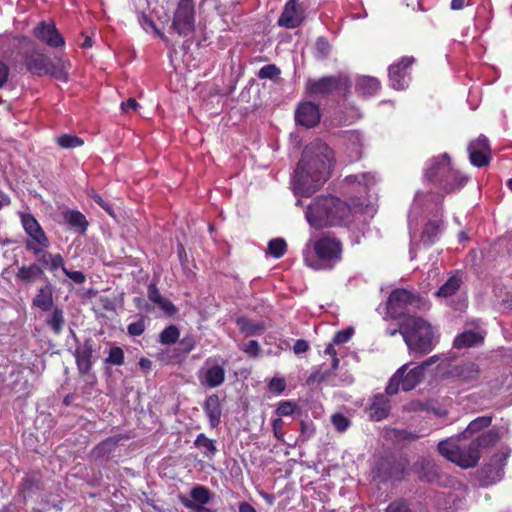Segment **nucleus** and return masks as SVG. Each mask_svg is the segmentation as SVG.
Returning a JSON list of instances; mask_svg holds the SVG:
<instances>
[{"instance_id": "obj_44", "label": "nucleus", "mask_w": 512, "mask_h": 512, "mask_svg": "<svg viewBox=\"0 0 512 512\" xmlns=\"http://www.w3.org/2000/svg\"><path fill=\"white\" fill-rule=\"evenodd\" d=\"M297 410H299V407L296 402L292 400H282L278 403L275 413L278 415V418L282 419L284 416L293 415Z\"/></svg>"}, {"instance_id": "obj_52", "label": "nucleus", "mask_w": 512, "mask_h": 512, "mask_svg": "<svg viewBox=\"0 0 512 512\" xmlns=\"http://www.w3.org/2000/svg\"><path fill=\"white\" fill-rule=\"evenodd\" d=\"M352 335H353L352 328L340 330V331L336 332V334L334 335V337L332 339V342L335 344L347 343L350 340V338L352 337Z\"/></svg>"}, {"instance_id": "obj_43", "label": "nucleus", "mask_w": 512, "mask_h": 512, "mask_svg": "<svg viewBox=\"0 0 512 512\" xmlns=\"http://www.w3.org/2000/svg\"><path fill=\"white\" fill-rule=\"evenodd\" d=\"M180 331L177 326H167L159 335V342L164 345H171L177 342Z\"/></svg>"}, {"instance_id": "obj_46", "label": "nucleus", "mask_w": 512, "mask_h": 512, "mask_svg": "<svg viewBox=\"0 0 512 512\" xmlns=\"http://www.w3.org/2000/svg\"><path fill=\"white\" fill-rule=\"evenodd\" d=\"M281 74L280 68L275 64H268L260 68L257 72V77L259 79H270L276 80L279 78Z\"/></svg>"}, {"instance_id": "obj_10", "label": "nucleus", "mask_w": 512, "mask_h": 512, "mask_svg": "<svg viewBox=\"0 0 512 512\" xmlns=\"http://www.w3.org/2000/svg\"><path fill=\"white\" fill-rule=\"evenodd\" d=\"M408 364L401 366L390 378L385 392L389 396L397 394L400 390L408 392L413 390L423 379V367L416 366L407 371Z\"/></svg>"}, {"instance_id": "obj_18", "label": "nucleus", "mask_w": 512, "mask_h": 512, "mask_svg": "<svg viewBox=\"0 0 512 512\" xmlns=\"http://www.w3.org/2000/svg\"><path fill=\"white\" fill-rule=\"evenodd\" d=\"M469 160L475 167L488 166L491 161V147L486 136L480 135L472 140L468 146Z\"/></svg>"}, {"instance_id": "obj_24", "label": "nucleus", "mask_w": 512, "mask_h": 512, "mask_svg": "<svg viewBox=\"0 0 512 512\" xmlns=\"http://www.w3.org/2000/svg\"><path fill=\"white\" fill-rule=\"evenodd\" d=\"M127 438L128 436L119 434L104 439L91 450V457L95 460L109 459L111 453L116 449L119 442Z\"/></svg>"}, {"instance_id": "obj_29", "label": "nucleus", "mask_w": 512, "mask_h": 512, "mask_svg": "<svg viewBox=\"0 0 512 512\" xmlns=\"http://www.w3.org/2000/svg\"><path fill=\"white\" fill-rule=\"evenodd\" d=\"M32 305L43 312L50 311L54 305L53 287L50 283L40 287L32 300Z\"/></svg>"}, {"instance_id": "obj_61", "label": "nucleus", "mask_w": 512, "mask_h": 512, "mask_svg": "<svg viewBox=\"0 0 512 512\" xmlns=\"http://www.w3.org/2000/svg\"><path fill=\"white\" fill-rule=\"evenodd\" d=\"M138 107L139 104L134 98H129L121 103V109L125 113H129L131 110L135 111Z\"/></svg>"}, {"instance_id": "obj_40", "label": "nucleus", "mask_w": 512, "mask_h": 512, "mask_svg": "<svg viewBox=\"0 0 512 512\" xmlns=\"http://www.w3.org/2000/svg\"><path fill=\"white\" fill-rule=\"evenodd\" d=\"M492 423V417L491 416H480L476 419L472 420L466 430L464 431L465 437H471L473 434L489 427Z\"/></svg>"}, {"instance_id": "obj_32", "label": "nucleus", "mask_w": 512, "mask_h": 512, "mask_svg": "<svg viewBox=\"0 0 512 512\" xmlns=\"http://www.w3.org/2000/svg\"><path fill=\"white\" fill-rule=\"evenodd\" d=\"M380 81L371 76H361L355 84V91L359 96L369 97L375 95L380 89Z\"/></svg>"}, {"instance_id": "obj_8", "label": "nucleus", "mask_w": 512, "mask_h": 512, "mask_svg": "<svg viewBox=\"0 0 512 512\" xmlns=\"http://www.w3.org/2000/svg\"><path fill=\"white\" fill-rule=\"evenodd\" d=\"M351 81L348 77L338 74L318 79L309 78L305 83V92L310 97L324 98L335 92H349Z\"/></svg>"}, {"instance_id": "obj_16", "label": "nucleus", "mask_w": 512, "mask_h": 512, "mask_svg": "<svg viewBox=\"0 0 512 512\" xmlns=\"http://www.w3.org/2000/svg\"><path fill=\"white\" fill-rule=\"evenodd\" d=\"M33 36L51 48L65 46V39L53 21H40L33 29Z\"/></svg>"}, {"instance_id": "obj_60", "label": "nucleus", "mask_w": 512, "mask_h": 512, "mask_svg": "<svg viewBox=\"0 0 512 512\" xmlns=\"http://www.w3.org/2000/svg\"><path fill=\"white\" fill-rule=\"evenodd\" d=\"M309 350V343L304 339H298L296 340L294 346H293V352L295 354H302Z\"/></svg>"}, {"instance_id": "obj_30", "label": "nucleus", "mask_w": 512, "mask_h": 512, "mask_svg": "<svg viewBox=\"0 0 512 512\" xmlns=\"http://www.w3.org/2000/svg\"><path fill=\"white\" fill-rule=\"evenodd\" d=\"M147 296L151 302L158 305L167 315L173 316L177 312L176 306L160 294L155 284L151 283L148 285Z\"/></svg>"}, {"instance_id": "obj_13", "label": "nucleus", "mask_w": 512, "mask_h": 512, "mask_svg": "<svg viewBox=\"0 0 512 512\" xmlns=\"http://www.w3.org/2000/svg\"><path fill=\"white\" fill-rule=\"evenodd\" d=\"M421 298L409 290H393L387 300V311L394 318L407 317L405 311L409 306L418 307Z\"/></svg>"}, {"instance_id": "obj_5", "label": "nucleus", "mask_w": 512, "mask_h": 512, "mask_svg": "<svg viewBox=\"0 0 512 512\" xmlns=\"http://www.w3.org/2000/svg\"><path fill=\"white\" fill-rule=\"evenodd\" d=\"M438 375L442 380L474 387L480 379L481 370L479 365L472 361L441 362L438 365Z\"/></svg>"}, {"instance_id": "obj_22", "label": "nucleus", "mask_w": 512, "mask_h": 512, "mask_svg": "<svg viewBox=\"0 0 512 512\" xmlns=\"http://www.w3.org/2000/svg\"><path fill=\"white\" fill-rule=\"evenodd\" d=\"M15 278L23 285H33L38 280L47 279L45 270L37 262L21 265L15 274Z\"/></svg>"}, {"instance_id": "obj_21", "label": "nucleus", "mask_w": 512, "mask_h": 512, "mask_svg": "<svg viewBox=\"0 0 512 512\" xmlns=\"http://www.w3.org/2000/svg\"><path fill=\"white\" fill-rule=\"evenodd\" d=\"M77 369L80 375L88 374L92 369L93 341L88 338L79 344L74 352Z\"/></svg>"}, {"instance_id": "obj_58", "label": "nucleus", "mask_w": 512, "mask_h": 512, "mask_svg": "<svg viewBox=\"0 0 512 512\" xmlns=\"http://www.w3.org/2000/svg\"><path fill=\"white\" fill-rule=\"evenodd\" d=\"M64 266V259L61 254H51V260L49 265V271L54 272L57 269L61 268L63 270Z\"/></svg>"}, {"instance_id": "obj_9", "label": "nucleus", "mask_w": 512, "mask_h": 512, "mask_svg": "<svg viewBox=\"0 0 512 512\" xmlns=\"http://www.w3.org/2000/svg\"><path fill=\"white\" fill-rule=\"evenodd\" d=\"M409 460L406 456L390 454L381 458L376 466L377 477L383 481H402L409 474Z\"/></svg>"}, {"instance_id": "obj_12", "label": "nucleus", "mask_w": 512, "mask_h": 512, "mask_svg": "<svg viewBox=\"0 0 512 512\" xmlns=\"http://www.w3.org/2000/svg\"><path fill=\"white\" fill-rule=\"evenodd\" d=\"M171 29L181 37L195 31V5L193 0H179L175 9Z\"/></svg>"}, {"instance_id": "obj_36", "label": "nucleus", "mask_w": 512, "mask_h": 512, "mask_svg": "<svg viewBox=\"0 0 512 512\" xmlns=\"http://www.w3.org/2000/svg\"><path fill=\"white\" fill-rule=\"evenodd\" d=\"M194 446L201 450L203 456L207 459H212L218 452L216 440L208 438L204 433L197 435Z\"/></svg>"}, {"instance_id": "obj_42", "label": "nucleus", "mask_w": 512, "mask_h": 512, "mask_svg": "<svg viewBox=\"0 0 512 512\" xmlns=\"http://www.w3.org/2000/svg\"><path fill=\"white\" fill-rule=\"evenodd\" d=\"M287 251V243L283 238H274L268 243V254L275 259L284 256Z\"/></svg>"}, {"instance_id": "obj_1", "label": "nucleus", "mask_w": 512, "mask_h": 512, "mask_svg": "<svg viewBox=\"0 0 512 512\" xmlns=\"http://www.w3.org/2000/svg\"><path fill=\"white\" fill-rule=\"evenodd\" d=\"M334 164V152L323 141L308 144L299 160L293 176L295 191L310 197L329 179Z\"/></svg>"}, {"instance_id": "obj_39", "label": "nucleus", "mask_w": 512, "mask_h": 512, "mask_svg": "<svg viewBox=\"0 0 512 512\" xmlns=\"http://www.w3.org/2000/svg\"><path fill=\"white\" fill-rule=\"evenodd\" d=\"M51 310V314L46 319V324L56 335H59L65 324L63 310L59 307L52 308Z\"/></svg>"}, {"instance_id": "obj_56", "label": "nucleus", "mask_w": 512, "mask_h": 512, "mask_svg": "<svg viewBox=\"0 0 512 512\" xmlns=\"http://www.w3.org/2000/svg\"><path fill=\"white\" fill-rule=\"evenodd\" d=\"M386 512H411V510L405 501L400 500L389 504Z\"/></svg>"}, {"instance_id": "obj_6", "label": "nucleus", "mask_w": 512, "mask_h": 512, "mask_svg": "<svg viewBox=\"0 0 512 512\" xmlns=\"http://www.w3.org/2000/svg\"><path fill=\"white\" fill-rule=\"evenodd\" d=\"M23 60L27 71L34 75H49L64 82L68 80V74L64 70L60 59L55 62L45 53L34 49L32 51L25 52Z\"/></svg>"}, {"instance_id": "obj_59", "label": "nucleus", "mask_w": 512, "mask_h": 512, "mask_svg": "<svg viewBox=\"0 0 512 512\" xmlns=\"http://www.w3.org/2000/svg\"><path fill=\"white\" fill-rule=\"evenodd\" d=\"M89 197L92 198L101 208H103L106 212L112 215L113 210L111 205L106 202L101 195L98 193L92 192L89 194Z\"/></svg>"}, {"instance_id": "obj_15", "label": "nucleus", "mask_w": 512, "mask_h": 512, "mask_svg": "<svg viewBox=\"0 0 512 512\" xmlns=\"http://www.w3.org/2000/svg\"><path fill=\"white\" fill-rule=\"evenodd\" d=\"M500 439L498 429H490L480 434L467 446L468 456L464 465L474 467L480 459V452L496 444Z\"/></svg>"}, {"instance_id": "obj_28", "label": "nucleus", "mask_w": 512, "mask_h": 512, "mask_svg": "<svg viewBox=\"0 0 512 512\" xmlns=\"http://www.w3.org/2000/svg\"><path fill=\"white\" fill-rule=\"evenodd\" d=\"M442 224V213L437 218L430 219L425 223L421 234V242L425 246H431L437 241Z\"/></svg>"}, {"instance_id": "obj_20", "label": "nucleus", "mask_w": 512, "mask_h": 512, "mask_svg": "<svg viewBox=\"0 0 512 512\" xmlns=\"http://www.w3.org/2000/svg\"><path fill=\"white\" fill-rule=\"evenodd\" d=\"M438 451L447 460L457 464L461 468H471V466L464 465L468 456L467 447L461 448L453 440H444L439 442Z\"/></svg>"}, {"instance_id": "obj_50", "label": "nucleus", "mask_w": 512, "mask_h": 512, "mask_svg": "<svg viewBox=\"0 0 512 512\" xmlns=\"http://www.w3.org/2000/svg\"><path fill=\"white\" fill-rule=\"evenodd\" d=\"M145 328V317L141 315L137 321L132 322L128 325L127 332L131 336H140L144 333Z\"/></svg>"}, {"instance_id": "obj_2", "label": "nucleus", "mask_w": 512, "mask_h": 512, "mask_svg": "<svg viewBox=\"0 0 512 512\" xmlns=\"http://www.w3.org/2000/svg\"><path fill=\"white\" fill-rule=\"evenodd\" d=\"M305 216L315 229L346 226L353 220L351 206L333 195H321L307 206Z\"/></svg>"}, {"instance_id": "obj_55", "label": "nucleus", "mask_w": 512, "mask_h": 512, "mask_svg": "<svg viewBox=\"0 0 512 512\" xmlns=\"http://www.w3.org/2000/svg\"><path fill=\"white\" fill-rule=\"evenodd\" d=\"M63 272L76 284H83L86 280L85 275L81 271H70L66 267H63Z\"/></svg>"}, {"instance_id": "obj_3", "label": "nucleus", "mask_w": 512, "mask_h": 512, "mask_svg": "<svg viewBox=\"0 0 512 512\" xmlns=\"http://www.w3.org/2000/svg\"><path fill=\"white\" fill-rule=\"evenodd\" d=\"M399 332L408 348L414 353L424 355L432 350V327L423 318L407 315L400 323Z\"/></svg>"}, {"instance_id": "obj_54", "label": "nucleus", "mask_w": 512, "mask_h": 512, "mask_svg": "<svg viewBox=\"0 0 512 512\" xmlns=\"http://www.w3.org/2000/svg\"><path fill=\"white\" fill-rule=\"evenodd\" d=\"M300 430H301V437L303 441H306L310 439L315 434V429L313 427L312 423H307L306 421L300 422Z\"/></svg>"}, {"instance_id": "obj_26", "label": "nucleus", "mask_w": 512, "mask_h": 512, "mask_svg": "<svg viewBox=\"0 0 512 512\" xmlns=\"http://www.w3.org/2000/svg\"><path fill=\"white\" fill-rule=\"evenodd\" d=\"M203 409L208 418L211 428H216L221 422L222 407L218 395L208 396L204 402Z\"/></svg>"}, {"instance_id": "obj_63", "label": "nucleus", "mask_w": 512, "mask_h": 512, "mask_svg": "<svg viewBox=\"0 0 512 512\" xmlns=\"http://www.w3.org/2000/svg\"><path fill=\"white\" fill-rule=\"evenodd\" d=\"M9 72V67L0 60V88L7 82Z\"/></svg>"}, {"instance_id": "obj_48", "label": "nucleus", "mask_w": 512, "mask_h": 512, "mask_svg": "<svg viewBox=\"0 0 512 512\" xmlns=\"http://www.w3.org/2000/svg\"><path fill=\"white\" fill-rule=\"evenodd\" d=\"M331 422L335 427L336 431L340 433L345 432L351 424V421L342 413L333 414L331 416Z\"/></svg>"}, {"instance_id": "obj_11", "label": "nucleus", "mask_w": 512, "mask_h": 512, "mask_svg": "<svg viewBox=\"0 0 512 512\" xmlns=\"http://www.w3.org/2000/svg\"><path fill=\"white\" fill-rule=\"evenodd\" d=\"M21 223L28 236L24 242L27 251L38 254L43 248L50 247V241L45 231L32 214L22 213Z\"/></svg>"}, {"instance_id": "obj_38", "label": "nucleus", "mask_w": 512, "mask_h": 512, "mask_svg": "<svg viewBox=\"0 0 512 512\" xmlns=\"http://www.w3.org/2000/svg\"><path fill=\"white\" fill-rule=\"evenodd\" d=\"M462 284V278L460 275L455 274L448 278V280L440 286L435 292L436 297L447 298L453 296L460 289Z\"/></svg>"}, {"instance_id": "obj_27", "label": "nucleus", "mask_w": 512, "mask_h": 512, "mask_svg": "<svg viewBox=\"0 0 512 512\" xmlns=\"http://www.w3.org/2000/svg\"><path fill=\"white\" fill-rule=\"evenodd\" d=\"M390 401L384 394H376L369 407L370 418L374 421L385 419L390 413Z\"/></svg>"}, {"instance_id": "obj_41", "label": "nucleus", "mask_w": 512, "mask_h": 512, "mask_svg": "<svg viewBox=\"0 0 512 512\" xmlns=\"http://www.w3.org/2000/svg\"><path fill=\"white\" fill-rule=\"evenodd\" d=\"M56 143L62 149H73L84 144V140L77 135L63 134L55 139Z\"/></svg>"}, {"instance_id": "obj_37", "label": "nucleus", "mask_w": 512, "mask_h": 512, "mask_svg": "<svg viewBox=\"0 0 512 512\" xmlns=\"http://www.w3.org/2000/svg\"><path fill=\"white\" fill-rule=\"evenodd\" d=\"M421 470L419 472V479L428 483H436L440 478L439 467L429 461L423 459L421 462Z\"/></svg>"}, {"instance_id": "obj_25", "label": "nucleus", "mask_w": 512, "mask_h": 512, "mask_svg": "<svg viewBox=\"0 0 512 512\" xmlns=\"http://www.w3.org/2000/svg\"><path fill=\"white\" fill-rule=\"evenodd\" d=\"M302 23V16L298 9V3L296 0H289L282 12L278 24L279 26L286 27L289 29L297 28Z\"/></svg>"}, {"instance_id": "obj_51", "label": "nucleus", "mask_w": 512, "mask_h": 512, "mask_svg": "<svg viewBox=\"0 0 512 512\" xmlns=\"http://www.w3.org/2000/svg\"><path fill=\"white\" fill-rule=\"evenodd\" d=\"M240 349L252 358L259 357L261 353L260 345L256 340L248 341L247 343L243 344Z\"/></svg>"}, {"instance_id": "obj_4", "label": "nucleus", "mask_w": 512, "mask_h": 512, "mask_svg": "<svg viewBox=\"0 0 512 512\" xmlns=\"http://www.w3.org/2000/svg\"><path fill=\"white\" fill-rule=\"evenodd\" d=\"M425 177L447 194L461 189L467 182V178L454 169L446 153L432 161L426 170Z\"/></svg>"}, {"instance_id": "obj_47", "label": "nucleus", "mask_w": 512, "mask_h": 512, "mask_svg": "<svg viewBox=\"0 0 512 512\" xmlns=\"http://www.w3.org/2000/svg\"><path fill=\"white\" fill-rule=\"evenodd\" d=\"M375 181L374 176L370 173H361L356 175H348L345 177V182L348 184L359 183L363 184L365 187H368L370 184H373Z\"/></svg>"}, {"instance_id": "obj_35", "label": "nucleus", "mask_w": 512, "mask_h": 512, "mask_svg": "<svg viewBox=\"0 0 512 512\" xmlns=\"http://www.w3.org/2000/svg\"><path fill=\"white\" fill-rule=\"evenodd\" d=\"M225 381V370L222 366L215 364L205 372L203 384L210 388L218 387Z\"/></svg>"}, {"instance_id": "obj_23", "label": "nucleus", "mask_w": 512, "mask_h": 512, "mask_svg": "<svg viewBox=\"0 0 512 512\" xmlns=\"http://www.w3.org/2000/svg\"><path fill=\"white\" fill-rule=\"evenodd\" d=\"M485 336V331L465 330L454 338L453 348L463 350L481 346L484 343Z\"/></svg>"}, {"instance_id": "obj_45", "label": "nucleus", "mask_w": 512, "mask_h": 512, "mask_svg": "<svg viewBox=\"0 0 512 512\" xmlns=\"http://www.w3.org/2000/svg\"><path fill=\"white\" fill-rule=\"evenodd\" d=\"M125 354L121 347L113 346L110 348L108 357L104 360L106 364L121 366L124 364Z\"/></svg>"}, {"instance_id": "obj_33", "label": "nucleus", "mask_w": 512, "mask_h": 512, "mask_svg": "<svg viewBox=\"0 0 512 512\" xmlns=\"http://www.w3.org/2000/svg\"><path fill=\"white\" fill-rule=\"evenodd\" d=\"M236 324L242 334L246 337L261 335L266 330V325L263 321H252L246 317H239Z\"/></svg>"}, {"instance_id": "obj_7", "label": "nucleus", "mask_w": 512, "mask_h": 512, "mask_svg": "<svg viewBox=\"0 0 512 512\" xmlns=\"http://www.w3.org/2000/svg\"><path fill=\"white\" fill-rule=\"evenodd\" d=\"M313 250L317 257L316 263L306 260V264L313 269H331L342 258L343 245L342 242L332 236L323 235L313 244Z\"/></svg>"}, {"instance_id": "obj_64", "label": "nucleus", "mask_w": 512, "mask_h": 512, "mask_svg": "<svg viewBox=\"0 0 512 512\" xmlns=\"http://www.w3.org/2000/svg\"><path fill=\"white\" fill-rule=\"evenodd\" d=\"M239 512H257L256 509L248 502L243 501L238 504Z\"/></svg>"}, {"instance_id": "obj_14", "label": "nucleus", "mask_w": 512, "mask_h": 512, "mask_svg": "<svg viewBox=\"0 0 512 512\" xmlns=\"http://www.w3.org/2000/svg\"><path fill=\"white\" fill-rule=\"evenodd\" d=\"M211 498L212 493L209 488L201 484H196L191 488L189 497L180 495L179 501L190 512H215L206 507L211 501Z\"/></svg>"}, {"instance_id": "obj_19", "label": "nucleus", "mask_w": 512, "mask_h": 512, "mask_svg": "<svg viewBox=\"0 0 512 512\" xmlns=\"http://www.w3.org/2000/svg\"><path fill=\"white\" fill-rule=\"evenodd\" d=\"M321 119L320 108L311 101L300 102L295 110V121L305 128L317 126Z\"/></svg>"}, {"instance_id": "obj_53", "label": "nucleus", "mask_w": 512, "mask_h": 512, "mask_svg": "<svg viewBox=\"0 0 512 512\" xmlns=\"http://www.w3.org/2000/svg\"><path fill=\"white\" fill-rule=\"evenodd\" d=\"M269 390L276 394H281L286 388V382L284 378L274 377L268 384Z\"/></svg>"}, {"instance_id": "obj_17", "label": "nucleus", "mask_w": 512, "mask_h": 512, "mask_svg": "<svg viewBox=\"0 0 512 512\" xmlns=\"http://www.w3.org/2000/svg\"><path fill=\"white\" fill-rule=\"evenodd\" d=\"M414 63V57L406 56L402 57L398 62L389 66V81L394 89L404 90L408 87V82L410 79L408 70Z\"/></svg>"}, {"instance_id": "obj_31", "label": "nucleus", "mask_w": 512, "mask_h": 512, "mask_svg": "<svg viewBox=\"0 0 512 512\" xmlns=\"http://www.w3.org/2000/svg\"><path fill=\"white\" fill-rule=\"evenodd\" d=\"M507 457L508 454L505 453L496 454L491 458L490 463L483 467L482 472L491 482H495L501 478V475L503 474V462L507 459Z\"/></svg>"}, {"instance_id": "obj_49", "label": "nucleus", "mask_w": 512, "mask_h": 512, "mask_svg": "<svg viewBox=\"0 0 512 512\" xmlns=\"http://www.w3.org/2000/svg\"><path fill=\"white\" fill-rule=\"evenodd\" d=\"M315 50L318 58L325 59L330 54L331 45L325 37H318L315 43Z\"/></svg>"}, {"instance_id": "obj_34", "label": "nucleus", "mask_w": 512, "mask_h": 512, "mask_svg": "<svg viewBox=\"0 0 512 512\" xmlns=\"http://www.w3.org/2000/svg\"><path fill=\"white\" fill-rule=\"evenodd\" d=\"M63 218L70 228L80 234L87 231L89 223L83 213L77 210H69L63 213Z\"/></svg>"}, {"instance_id": "obj_57", "label": "nucleus", "mask_w": 512, "mask_h": 512, "mask_svg": "<svg viewBox=\"0 0 512 512\" xmlns=\"http://www.w3.org/2000/svg\"><path fill=\"white\" fill-rule=\"evenodd\" d=\"M47 249L48 248H43L40 253L34 254L37 257V260H38L37 263L40 266H42L44 270H45V268L49 269L50 260H51V253L47 252L46 251Z\"/></svg>"}, {"instance_id": "obj_62", "label": "nucleus", "mask_w": 512, "mask_h": 512, "mask_svg": "<svg viewBox=\"0 0 512 512\" xmlns=\"http://www.w3.org/2000/svg\"><path fill=\"white\" fill-rule=\"evenodd\" d=\"M283 424H284V422L281 418H276L272 421L273 432L277 439H281L283 436V431H282Z\"/></svg>"}]
</instances>
